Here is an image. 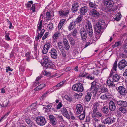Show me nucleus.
Instances as JSON below:
<instances>
[{
  "mask_svg": "<svg viewBox=\"0 0 127 127\" xmlns=\"http://www.w3.org/2000/svg\"><path fill=\"white\" fill-rule=\"evenodd\" d=\"M85 27L89 36L91 38L89 41L86 43L84 47V48H86L88 46L94 42L95 40H93V31L91 23L89 21H87L86 23Z\"/></svg>",
  "mask_w": 127,
  "mask_h": 127,
  "instance_id": "1",
  "label": "nucleus"
},
{
  "mask_svg": "<svg viewBox=\"0 0 127 127\" xmlns=\"http://www.w3.org/2000/svg\"><path fill=\"white\" fill-rule=\"evenodd\" d=\"M106 27L107 25L105 24L104 21L101 20H99L97 24L95 26V30L97 35H98L99 37L101 34V30L106 28Z\"/></svg>",
  "mask_w": 127,
  "mask_h": 127,
  "instance_id": "2",
  "label": "nucleus"
},
{
  "mask_svg": "<svg viewBox=\"0 0 127 127\" xmlns=\"http://www.w3.org/2000/svg\"><path fill=\"white\" fill-rule=\"evenodd\" d=\"M72 89L74 91L80 92L83 91L84 88L82 84L80 83H78L73 85Z\"/></svg>",
  "mask_w": 127,
  "mask_h": 127,
  "instance_id": "3",
  "label": "nucleus"
},
{
  "mask_svg": "<svg viewBox=\"0 0 127 127\" xmlns=\"http://www.w3.org/2000/svg\"><path fill=\"white\" fill-rule=\"evenodd\" d=\"M36 122L37 124L40 126H43L46 123L45 118L43 117H38L36 118Z\"/></svg>",
  "mask_w": 127,
  "mask_h": 127,
  "instance_id": "4",
  "label": "nucleus"
},
{
  "mask_svg": "<svg viewBox=\"0 0 127 127\" xmlns=\"http://www.w3.org/2000/svg\"><path fill=\"white\" fill-rule=\"evenodd\" d=\"M127 66V62L124 59L120 61L118 64V67L121 70L123 69Z\"/></svg>",
  "mask_w": 127,
  "mask_h": 127,
  "instance_id": "5",
  "label": "nucleus"
},
{
  "mask_svg": "<svg viewBox=\"0 0 127 127\" xmlns=\"http://www.w3.org/2000/svg\"><path fill=\"white\" fill-rule=\"evenodd\" d=\"M80 33L82 40L83 41H85L87 36L86 31L84 28H83L80 30Z\"/></svg>",
  "mask_w": 127,
  "mask_h": 127,
  "instance_id": "6",
  "label": "nucleus"
},
{
  "mask_svg": "<svg viewBox=\"0 0 127 127\" xmlns=\"http://www.w3.org/2000/svg\"><path fill=\"white\" fill-rule=\"evenodd\" d=\"M116 118L114 117H108L104 120L103 123L105 124H111L115 122Z\"/></svg>",
  "mask_w": 127,
  "mask_h": 127,
  "instance_id": "7",
  "label": "nucleus"
},
{
  "mask_svg": "<svg viewBox=\"0 0 127 127\" xmlns=\"http://www.w3.org/2000/svg\"><path fill=\"white\" fill-rule=\"evenodd\" d=\"M118 91L121 95L125 96L127 93V90L123 86H121L118 87Z\"/></svg>",
  "mask_w": 127,
  "mask_h": 127,
  "instance_id": "8",
  "label": "nucleus"
},
{
  "mask_svg": "<svg viewBox=\"0 0 127 127\" xmlns=\"http://www.w3.org/2000/svg\"><path fill=\"white\" fill-rule=\"evenodd\" d=\"M49 53L50 54L52 58L56 59L57 58V52L55 49L54 48H52Z\"/></svg>",
  "mask_w": 127,
  "mask_h": 127,
  "instance_id": "9",
  "label": "nucleus"
},
{
  "mask_svg": "<svg viewBox=\"0 0 127 127\" xmlns=\"http://www.w3.org/2000/svg\"><path fill=\"white\" fill-rule=\"evenodd\" d=\"M61 114L67 118H69V115L66 108L64 107H62L60 110Z\"/></svg>",
  "mask_w": 127,
  "mask_h": 127,
  "instance_id": "10",
  "label": "nucleus"
},
{
  "mask_svg": "<svg viewBox=\"0 0 127 127\" xmlns=\"http://www.w3.org/2000/svg\"><path fill=\"white\" fill-rule=\"evenodd\" d=\"M50 44L47 43L44 45L42 50V53L44 54H46L48 52V50L50 47Z\"/></svg>",
  "mask_w": 127,
  "mask_h": 127,
  "instance_id": "11",
  "label": "nucleus"
},
{
  "mask_svg": "<svg viewBox=\"0 0 127 127\" xmlns=\"http://www.w3.org/2000/svg\"><path fill=\"white\" fill-rule=\"evenodd\" d=\"M49 120L51 124L53 126H55L57 124V120L55 117L52 115H50L49 116Z\"/></svg>",
  "mask_w": 127,
  "mask_h": 127,
  "instance_id": "12",
  "label": "nucleus"
},
{
  "mask_svg": "<svg viewBox=\"0 0 127 127\" xmlns=\"http://www.w3.org/2000/svg\"><path fill=\"white\" fill-rule=\"evenodd\" d=\"M114 3L111 0H105L104 5L107 7L110 8L113 7Z\"/></svg>",
  "mask_w": 127,
  "mask_h": 127,
  "instance_id": "13",
  "label": "nucleus"
},
{
  "mask_svg": "<svg viewBox=\"0 0 127 127\" xmlns=\"http://www.w3.org/2000/svg\"><path fill=\"white\" fill-rule=\"evenodd\" d=\"M89 14L91 16L94 17H98L99 16V14L95 9H92L90 10Z\"/></svg>",
  "mask_w": 127,
  "mask_h": 127,
  "instance_id": "14",
  "label": "nucleus"
},
{
  "mask_svg": "<svg viewBox=\"0 0 127 127\" xmlns=\"http://www.w3.org/2000/svg\"><path fill=\"white\" fill-rule=\"evenodd\" d=\"M88 7L86 6H84L81 8L79 10V13L80 15H85L88 11Z\"/></svg>",
  "mask_w": 127,
  "mask_h": 127,
  "instance_id": "15",
  "label": "nucleus"
},
{
  "mask_svg": "<svg viewBox=\"0 0 127 127\" xmlns=\"http://www.w3.org/2000/svg\"><path fill=\"white\" fill-rule=\"evenodd\" d=\"M83 108L82 106L80 104L77 105L76 107V113L77 114H80L82 111Z\"/></svg>",
  "mask_w": 127,
  "mask_h": 127,
  "instance_id": "16",
  "label": "nucleus"
},
{
  "mask_svg": "<svg viewBox=\"0 0 127 127\" xmlns=\"http://www.w3.org/2000/svg\"><path fill=\"white\" fill-rule=\"evenodd\" d=\"M109 108L110 110L114 111L116 108V106L114 102L112 100H111L109 104Z\"/></svg>",
  "mask_w": 127,
  "mask_h": 127,
  "instance_id": "17",
  "label": "nucleus"
},
{
  "mask_svg": "<svg viewBox=\"0 0 127 127\" xmlns=\"http://www.w3.org/2000/svg\"><path fill=\"white\" fill-rule=\"evenodd\" d=\"M79 7L78 3L77 2H75L72 5L71 10L73 12L75 13L78 10Z\"/></svg>",
  "mask_w": 127,
  "mask_h": 127,
  "instance_id": "18",
  "label": "nucleus"
},
{
  "mask_svg": "<svg viewBox=\"0 0 127 127\" xmlns=\"http://www.w3.org/2000/svg\"><path fill=\"white\" fill-rule=\"evenodd\" d=\"M110 78L112 79V82L118 81L120 78L119 76L117 74H115L112 76H110Z\"/></svg>",
  "mask_w": 127,
  "mask_h": 127,
  "instance_id": "19",
  "label": "nucleus"
},
{
  "mask_svg": "<svg viewBox=\"0 0 127 127\" xmlns=\"http://www.w3.org/2000/svg\"><path fill=\"white\" fill-rule=\"evenodd\" d=\"M118 105L125 107H127V102L123 100H119L117 102Z\"/></svg>",
  "mask_w": 127,
  "mask_h": 127,
  "instance_id": "20",
  "label": "nucleus"
},
{
  "mask_svg": "<svg viewBox=\"0 0 127 127\" xmlns=\"http://www.w3.org/2000/svg\"><path fill=\"white\" fill-rule=\"evenodd\" d=\"M111 95L109 93H107L101 96L100 98L103 100L109 99L110 98Z\"/></svg>",
  "mask_w": 127,
  "mask_h": 127,
  "instance_id": "21",
  "label": "nucleus"
},
{
  "mask_svg": "<svg viewBox=\"0 0 127 127\" xmlns=\"http://www.w3.org/2000/svg\"><path fill=\"white\" fill-rule=\"evenodd\" d=\"M69 10L68 9H65L63 11H59V14L61 16H66L69 13Z\"/></svg>",
  "mask_w": 127,
  "mask_h": 127,
  "instance_id": "22",
  "label": "nucleus"
},
{
  "mask_svg": "<svg viewBox=\"0 0 127 127\" xmlns=\"http://www.w3.org/2000/svg\"><path fill=\"white\" fill-rule=\"evenodd\" d=\"M63 43L64 47L67 50H68L70 48L69 44L66 38H64L63 40Z\"/></svg>",
  "mask_w": 127,
  "mask_h": 127,
  "instance_id": "23",
  "label": "nucleus"
},
{
  "mask_svg": "<svg viewBox=\"0 0 127 127\" xmlns=\"http://www.w3.org/2000/svg\"><path fill=\"white\" fill-rule=\"evenodd\" d=\"M102 114L99 112L98 111L95 113H93L92 117L93 118L95 117L99 119V118L101 117Z\"/></svg>",
  "mask_w": 127,
  "mask_h": 127,
  "instance_id": "24",
  "label": "nucleus"
},
{
  "mask_svg": "<svg viewBox=\"0 0 127 127\" xmlns=\"http://www.w3.org/2000/svg\"><path fill=\"white\" fill-rule=\"evenodd\" d=\"M99 104L98 103H96L93 105V106L92 109L93 113H95L98 111L97 109L98 108Z\"/></svg>",
  "mask_w": 127,
  "mask_h": 127,
  "instance_id": "25",
  "label": "nucleus"
},
{
  "mask_svg": "<svg viewBox=\"0 0 127 127\" xmlns=\"http://www.w3.org/2000/svg\"><path fill=\"white\" fill-rule=\"evenodd\" d=\"M67 37L69 39V41L70 43V44L73 45L75 44L74 39L72 38V36L70 34H69L67 36Z\"/></svg>",
  "mask_w": 127,
  "mask_h": 127,
  "instance_id": "26",
  "label": "nucleus"
},
{
  "mask_svg": "<svg viewBox=\"0 0 127 127\" xmlns=\"http://www.w3.org/2000/svg\"><path fill=\"white\" fill-rule=\"evenodd\" d=\"M54 65L52 63V61L50 63H46L44 66L46 68H51L53 67Z\"/></svg>",
  "mask_w": 127,
  "mask_h": 127,
  "instance_id": "27",
  "label": "nucleus"
},
{
  "mask_svg": "<svg viewBox=\"0 0 127 127\" xmlns=\"http://www.w3.org/2000/svg\"><path fill=\"white\" fill-rule=\"evenodd\" d=\"M45 85L44 84H41L37 87L34 89L35 91H38L42 89L43 88L45 87Z\"/></svg>",
  "mask_w": 127,
  "mask_h": 127,
  "instance_id": "28",
  "label": "nucleus"
},
{
  "mask_svg": "<svg viewBox=\"0 0 127 127\" xmlns=\"http://www.w3.org/2000/svg\"><path fill=\"white\" fill-rule=\"evenodd\" d=\"M75 22L74 21H72L70 23L69 26L68 27V30L69 31H70L75 27Z\"/></svg>",
  "mask_w": 127,
  "mask_h": 127,
  "instance_id": "29",
  "label": "nucleus"
},
{
  "mask_svg": "<svg viewBox=\"0 0 127 127\" xmlns=\"http://www.w3.org/2000/svg\"><path fill=\"white\" fill-rule=\"evenodd\" d=\"M108 90L106 87H102L100 88L99 92H101V93H105L108 92Z\"/></svg>",
  "mask_w": 127,
  "mask_h": 127,
  "instance_id": "30",
  "label": "nucleus"
},
{
  "mask_svg": "<svg viewBox=\"0 0 127 127\" xmlns=\"http://www.w3.org/2000/svg\"><path fill=\"white\" fill-rule=\"evenodd\" d=\"M45 16V18L46 20L51 19L52 17L50 13L49 12H47L46 13V15Z\"/></svg>",
  "mask_w": 127,
  "mask_h": 127,
  "instance_id": "31",
  "label": "nucleus"
},
{
  "mask_svg": "<svg viewBox=\"0 0 127 127\" xmlns=\"http://www.w3.org/2000/svg\"><path fill=\"white\" fill-rule=\"evenodd\" d=\"M121 14L118 13L114 16V18L115 19L116 21H119L121 19Z\"/></svg>",
  "mask_w": 127,
  "mask_h": 127,
  "instance_id": "32",
  "label": "nucleus"
},
{
  "mask_svg": "<svg viewBox=\"0 0 127 127\" xmlns=\"http://www.w3.org/2000/svg\"><path fill=\"white\" fill-rule=\"evenodd\" d=\"M61 32L60 31H58L57 32H56L54 35V39H57L60 36V33Z\"/></svg>",
  "mask_w": 127,
  "mask_h": 127,
  "instance_id": "33",
  "label": "nucleus"
},
{
  "mask_svg": "<svg viewBox=\"0 0 127 127\" xmlns=\"http://www.w3.org/2000/svg\"><path fill=\"white\" fill-rule=\"evenodd\" d=\"M102 112L105 114H107L108 112L109 109L107 106H104L102 109Z\"/></svg>",
  "mask_w": 127,
  "mask_h": 127,
  "instance_id": "34",
  "label": "nucleus"
},
{
  "mask_svg": "<svg viewBox=\"0 0 127 127\" xmlns=\"http://www.w3.org/2000/svg\"><path fill=\"white\" fill-rule=\"evenodd\" d=\"M89 6L91 8H92L94 9L96 8L98 6L96 5L95 3H93L92 2H90L89 3Z\"/></svg>",
  "mask_w": 127,
  "mask_h": 127,
  "instance_id": "35",
  "label": "nucleus"
},
{
  "mask_svg": "<svg viewBox=\"0 0 127 127\" xmlns=\"http://www.w3.org/2000/svg\"><path fill=\"white\" fill-rule=\"evenodd\" d=\"M92 94L90 93H88L85 96V98L87 101H89L91 99Z\"/></svg>",
  "mask_w": 127,
  "mask_h": 127,
  "instance_id": "36",
  "label": "nucleus"
},
{
  "mask_svg": "<svg viewBox=\"0 0 127 127\" xmlns=\"http://www.w3.org/2000/svg\"><path fill=\"white\" fill-rule=\"evenodd\" d=\"M82 15H80L77 18L75 21V22L76 23H80L82 19H83V16H81Z\"/></svg>",
  "mask_w": 127,
  "mask_h": 127,
  "instance_id": "37",
  "label": "nucleus"
},
{
  "mask_svg": "<svg viewBox=\"0 0 127 127\" xmlns=\"http://www.w3.org/2000/svg\"><path fill=\"white\" fill-rule=\"evenodd\" d=\"M97 82L95 81H94L92 83V85L91 88L90 89H93L95 88H97L98 86L96 84Z\"/></svg>",
  "mask_w": 127,
  "mask_h": 127,
  "instance_id": "38",
  "label": "nucleus"
},
{
  "mask_svg": "<svg viewBox=\"0 0 127 127\" xmlns=\"http://www.w3.org/2000/svg\"><path fill=\"white\" fill-rule=\"evenodd\" d=\"M118 110L122 113L125 114L127 112V110L123 107H120L119 108Z\"/></svg>",
  "mask_w": 127,
  "mask_h": 127,
  "instance_id": "39",
  "label": "nucleus"
},
{
  "mask_svg": "<svg viewBox=\"0 0 127 127\" xmlns=\"http://www.w3.org/2000/svg\"><path fill=\"white\" fill-rule=\"evenodd\" d=\"M121 41H118L117 42H116L114 45H112V47L114 48L116 47L119 46L121 45Z\"/></svg>",
  "mask_w": 127,
  "mask_h": 127,
  "instance_id": "40",
  "label": "nucleus"
},
{
  "mask_svg": "<svg viewBox=\"0 0 127 127\" xmlns=\"http://www.w3.org/2000/svg\"><path fill=\"white\" fill-rule=\"evenodd\" d=\"M44 62L46 63H50L51 62L49 58L47 56H45L43 58Z\"/></svg>",
  "mask_w": 127,
  "mask_h": 127,
  "instance_id": "41",
  "label": "nucleus"
},
{
  "mask_svg": "<svg viewBox=\"0 0 127 127\" xmlns=\"http://www.w3.org/2000/svg\"><path fill=\"white\" fill-rule=\"evenodd\" d=\"M25 121L29 126L31 127L33 123L30 119L28 118L26 119Z\"/></svg>",
  "mask_w": 127,
  "mask_h": 127,
  "instance_id": "42",
  "label": "nucleus"
},
{
  "mask_svg": "<svg viewBox=\"0 0 127 127\" xmlns=\"http://www.w3.org/2000/svg\"><path fill=\"white\" fill-rule=\"evenodd\" d=\"M85 111L84 110L83 111V114H82L79 116V119L81 120H83L85 118Z\"/></svg>",
  "mask_w": 127,
  "mask_h": 127,
  "instance_id": "43",
  "label": "nucleus"
},
{
  "mask_svg": "<svg viewBox=\"0 0 127 127\" xmlns=\"http://www.w3.org/2000/svg\"><path fill=\"white\" fill-rule=\"evenodd\" d=\"M60 51L63 58H65L66 56V51H65L64 49H62Z\"/></svg>",
  "mask_w": 127,
  "mask_h": 127,
  "instance_id": "44",
  "label": "nucleus"
},
{
  "mask_svg": "<svg viewBox=\"0 0 127 127\" xmlns=\"http://www.w3.org/2000/svg\"><path fill=\"white\" fill-rule=\"evenodd\" d=\"M42 20H41L40 21V22H39L37 25V28L39 31L42 28Z\"/></svg>",
  "mask_w": 127,
  "mask_h": 127,
  "instance_id": "45",
  "label": "nucleus"
},
{
  "mask_svg": "<svg viewBox=\"0 0 127 127\" xmlns=\"http://www.w3.org/2000/svg\"><path fill=\"white\" fill-rule=\"evenodd\" d=\"M58 46L59 48L60 51L62 50V49H63V46L62 43L61 42H60L58 43Z\"/></svg>",
  "mask_w": 127,
  "mask_h": 127,
  "instance_id": "46",
  "label": "nucleus"
},
{
  "mask_svg": "<svg viewBox=\"0 0 127 127\" xmlns=\"http://www.w3.org/2000/svg\"><path fill=\"white\" fill-rule=\"evenodd\" d=\"M77 33L78 32L76 29H74V31L71 32V34L74 37L76 36Z\"/></svg>",
  "mask_w": 127,
  "mask_h": 127,
  "instance_id": "47",
  "label": "nucleus"
},
{
  "mask_svg": "<svg viewBox=\"0 0 127 127\" xmlns=\"http://www.w3.org/2000/svg\"><path fill=\"white\" fill-rule=\"evenodd\" d=\"M87 74V73L85 72H82L79 74V76L81 77H85Z\"/></svg>",
  "mask_w": 127,
  "mask_h": 127,
  "instance_id": "48",
  "label": "nucleus"
},
{
  "mask_svg": "<svg viewBox=\"0 0 127 127\" xmlns=\"http://www.w3.org/2000/svg\"><path fill=\"white\" fill-rule=\"evenodd\" d=\"M90 90L94 94H95L97 91V88H95L93 89H90Z\"/></svg>",
  "mask_w": 127,
  "mask_h": 127,
  "instance_id": "49",
  "label": "nucleus"
},
{
  "mask_svg": "<svg viewBox=\"0 0 127 127\" xmlns=\"http://www.w3.org/2000/svg\"><path fill=\"white\" fill-rule=\"evenodd\" d=\"M64 81H63L62 82H61L56 85L55 87H60L63 86V84L64 83Z\"/></svg>",
  "mask_w": 127,
  "mask_h": 127,
  "instance_id": "50",
  "label": "nucleus"
},
{
  "mask_svg": "<svg viewBox=\"0 0 127 127\" xmlns=\"http://www.w3.org/2000/svg\"><path fill=\"white\" fill-rule=\"evenodd\" d=\"M117 63V61H115L114 63V64H113V69L115 71H116V70Z\"/></svg>",
  "mask_w": 127,
  "mask_h": 127,
  "instance_id": "51",
  "label": "nucleus"
},
{
  "mask_svg": "<svg viewBox=\"0 0 127 127\" xmlns=\"http://www.w3.org/2000/svg\"><path fill=\"white\" fill-rule=\"evenodd\" d=\"M26 56L27 58L26 59L27 61L29 62L30 57V53L29 52H27L26 53Z\"/></svg>",
  "mask_w": 127,
  "mask_h": 127,
  "instance_id": "52",
  "label": "nucleus"
},
{
  "mask_svg": "<svg viewBox=\"0 0 127 127\" xmlns=\"http://www.w3.org/2000/svg\"><path fill=\"white\" fill-rule=\"evenodd\" d=\"M37 104V102H36L32 104L31 105L32 107V109L33 108H34V109L35 110L36 109V105Z\"/></svg>",
  "mask_w": 127,
  "mask_h": 127,
  "instance_id": "53",
  "label": "nucleus"
},
{
  "mask_svg": "<svg viewBox=\"0 0 127 127\" xmlns=\"http://www.w3.org/2000/svg\"><path fill=\"white\" fill-rule=\"evenodd\" d=\"M86 78L92 80L94 79L95 77L94 76H92L91 75H89L87 76Z\"/></svg>",
  "mask_w": 127,
  "mask_h": 127,
  "instance_id": "54",
  "label": "nucleus"
},
{
  "mask_svg": "<svg viewBox=\"0 0 127 127\" xmlns=\"http://www.w3.org/2000/svg\"><path fill=\"white\" fill-rule=\"evenodd\" d=\"M63 26L60 23H59L58 26V31H60L61 32L62 30L61 29Z\"/></svg>",
  "mask_w": 127,
  "mask_h": 127,
  "instance_id": "55",
  "label": "nucleus"
},
{
  "mask_svg": "<svg viewBox=\"0 0 127 127\" xmlns=\"http://www.w3.org/2000/svg\"><path fill=\"white\" fill-rule=\"evenodd\" d=\"M62 104L61 102H60L56 107V108L58 109H60L62 106Z\"/></svg>",
  "mask_w": 127,
  "mask_h": 127,
  "instance_id": "56",
  "label": "nucleus"
},
{
  "mask_svg": "<svg viewBox=\"0 0 127 127\" xmlns=\"http://www.w3.org/2000/svg\"><path fill=\"white\" fill-rule=\"evenodd\" d=\"M47 27L49 28V29H52L54 27L53 24L52 23H50L48 25Z\"/></svg>",
  "mask_w": 127,
  "mask_h": 127,
  "instance_id": "57",
  "label": "nucleus"
},
{
  "mask_svg": "<svg viewBox=\"0 0 127 127\" xmlns=\"http://www.w3.org/2000/svg\"><path fill=\"white\" fill-rule=\"evenodd\" d=\"M65 99L68 101H71L72 100V98L67 96H65Z\"/></svg>",
  "mask_w": 127,
  "mask_h": 127,
  "instance_id": "58",
  "label": "nucleus"
},
{
  "mask_svg": "<svg viewBox=\"0 0 127 127\" xmlns=\"http://www.w3.org/2000/svg\"><path fill=\"white\" fill-rule=\"evenodd\" d=\"M9 33H7L5 36L6 39L7 40H9L10 39V38L9 37Z\"/></svg>",
  "mask_w": 127,
  "mask_h": 127,
  "instance_id": "59",
  "label": "nucleus"
},
{
  "mask_svg": "<svg viewBox=\"0 0 127 127\" xmlns=\"http://www.w3.org/2000/svg\"><path fill=\"white\" fill-rule=\"evenodd\" d=\"M52 106L50 105H48L46 106L45 107H43V109H51Z\"/></svg>",
  "mask_w": 127,
  "mask_h": 127,
  "instance_id": "60",
  "label": "nucleus"
},
{
  "mask_svg": "<svg viewBox=\"0 0 127 127\" xmlns=\"http://www.w3.org/2000/svg\"><path fill=\"white\" fill-rule=\"evenodd\" d=\"M35 4H33L32 5V7L31 8V9L32 10V11L34 12L35 11Z\"/></svg>",
  "mask_w": 127,
  "mask_h": 127,
  "instance_id": "61",
  "label": "nucleus"
},
{
  "mask_svg": "<svg viewBox=\"0 0 127 127\" xmlns=\"http://www.w3.org/2000/svg\"><path fill=\"white\" fill-rule=\"evenodd\" d=\"M111 82H112L110 79H108L106 81V83L108 86H109V85Z\"/></svg>",
  "mask_w": 127,
  "mask_h": 127,
  "instance_id": "62",
  "label": "nucleus"
},
{
  "mask_svg": "<svg viewBox=\"0 0 127 127\" xmlns=\"http://www.w3.org/2000/svg\"><path fill=\"white\" fill-rule=\"evenodd\" d=\"M114 70L113 69L111 70L110 73L109 75V78L110 77V76H112L113 75V74L115 73V72H113Z\"/></svg>",
  "mask_w": 127,
  "mask_h": 127,
  "instance_id": "63",
  "label": "nucleus"
},
{
  "mask_svg": "<svg viewBox=\"0 0 127 127\" xmlns=\"http://www.w3.org/2000/svg\"><path fill=\"white\" fill-rule=\"evenodd\" d=\"M99 72V71L98 70H94L93 72V73L94 74L97 75Z\"/></svg>",
  "mask_w": 127,
  "mask_h": 127,
  "instance_id": "64",
  "label": "nucleus"
}]
</instances>
